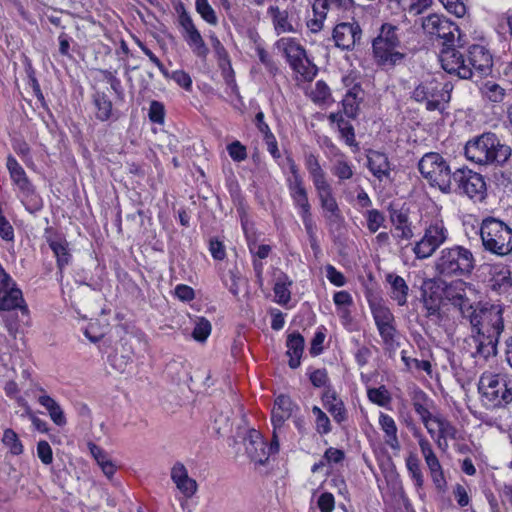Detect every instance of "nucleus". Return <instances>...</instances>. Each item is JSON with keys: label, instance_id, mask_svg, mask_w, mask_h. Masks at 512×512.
Wrapping results in <instances>:
<instances>
[{"label": "nucleus", "instance_id": "393cba45", "mask_svg": "<svg viewBox=\"0 0 512 512\" xmlns=\"http://www.w3.org/2000/svg\"><path fill=\"white\" fill-rule=\"evenodd\" d=\"M379 425L385 433V443L393 450H400V442L397 436V426L394 419L385 413L379 415Z\"/></svg>", "mask_w": 512, "mask_h": 512}, {"label": "nucleus", "instance_id": "4be33fe9", "mask_svg": "<svg viewBox=\"0 0 512 512\" xmlns=\"http://www.w3.org/2000/svg\"><path fill=\"white\" fill-rule=\"evenodd\" d=\"M367 167L378 180L390 178L391 167L387 155L376 150H369L367 154Z\"/></svg>", "mask_w": 512, "mask_h": 512}, {"label": "nucleus", "instance_id": "2eb2a0df", "mask_svg": "<svg viewBox=\"0 0 512 512\" xmlns=\"http://www.w3.org/2000/svg\"><path fill=\"white\" fill-rule=\"evenodd\" d=\"M389 219L394 227L392 236L398 243L401 241H409L413 238L414 232L412 229V222L409 219V208L403 204L397 207L395 204H390L388 207Z\"/></svg>", "mask_w": 512, "mask_h": 512}, {"label": "nucleus", "instance_id": "5fc2aeb1", "mask_svg": "<svg viewBox=\"0 0 512 512\" xmlns=\"http://www.w3.org/2000/svg\"><path fill=\"white\" fill-rule=\"evenodd\" d=\"M338 130L340 132V135L342 139H344L345 143L348 146H357V142L355 140V131L353 125L345 120L338 126Z\"/></svg>", "mask_w": 512, "mask_h": 512}, {"label": "nucleus", "instance_id": "09e8293b", "mask_svg": "<svg viewBox=\"0 0 512 512\" xmlns=\"http://www.w3.org/2000/svg\"><path fill=\"white\" fill-rule=\"evenodd\" d=\"M313 12L314 18L307 22V27L312 33H317L323 28V22L326 18L327 12L320 6L317 7L315 2L313 3Z\"/></svg>", "mask_w": 512, "mask_h": 512}, {"label": "nucleus", "instance_id": "0eeeda50", "mask_svg": "<svg viewBox=\"0 0 512 512\" xmlns=\"http://www.w3.org/2000/svg\"><path fill=\"white\" fill-rule=\"evenodd\" d=\"M418 170L430 186L443 193L452 192L453 171L448 161L437 152H428L418 162Z\"/></svg>", "mask_w": 512, "mask_h": 512}, {"label": "nucleus", "instance_id": "6ab92c4d", "mask_svg": "<svg viewBox=\"0 0 512 512\" xmlns=\"http://www.w3.org/2000/svg\"><path fill=\"white\" fill-rule=\"evenodd\" d=\"M320 206L323 209L324 217L329 223H338L343 220L341 210L336 198L333 195V189L329 183L315 187Z\"/></svg>", "mask_w": 512, "mask_h": 512}, {"label": "nucleus", "instance_id": "9b49d317", "mask_svg": "<svg viewBox=\"0 0 512 512\" xmlns=\"http://www.w3.org/2000/svg\"><path fill=\"white\" fill-rule=\"evenodd\" d=\"M275 45L278 49L282 50L294 72L300 74L308 81H311L315 77L317 67L308 59L306 50L295 39L283 37L279 39Z\"/></svg>", "mask_w": 512, "mask_h": 512}, {"label": "nucleus", "instance_id": "4468645a", "mask_svg": "<svg viewBox=\"0 0 512 512\" xmlns=\"http://www.w3.org/2000/svg\"><path fill=\"white\" fill-rule=\"evenodd\" d=\"M245 452L248 458L255 464L264 465L269 456L279 451V441L277 434H273L272 441L267 447V443L261 433L256 429H250L243 439Z\"/></svg>", "mask_w": 512, "mask_h": 512}, {"label": "nucleus", "instance_id": "f8f14e48", "mask_svg": "<svg viewBox=\"0 0 512 512\" xmlns=\"http://www.w3.org/2000/svg\"><path fill=\"white\" fill-rule=\"evenodd\" d=\"M448 236L449 232L443 220H432L424 229L422 238L415 243L412 249L415 257L421 260L429 258L447 241Z\"/></svg>", "mask_w": 512, "mask_h": 512}, {"label": "nucleus", "instance_id": "bb28decb", "mask_svg": "<svg viewBox=\"0 0 512 512\" xmlns=\"http://www.w3.org/2000/svg\"><path fill=\"white\" fill-rule=\"evenodd\" d=\"M290 197L295 208L298 209L299 215L312 214L311 204L308 198V192L304 184L288 187Z\"/></svg>", "mask_w": 512, "mask_h": 512}, {"label": "nucleus", "instance_id": "ea45409f", "mask_svg": "<svg viewBox=\"0 0 512 512\" xmlns=\"http://www.w3.org/2000/svg\"><path fill=\"white\" fill-rule=\"evenodd\" d=\"M367 396L372 403L381 407H386L391 402V395L384 385L378 388H369Z\"/></svg>", "mask_w": 512, "mask_h": 512}, {"label": "nucleus", "instance_id": "c756f323", "mask_svg": "<svg viewBox=\"0 0 512 512\" xmlns=\"http://www.w3.org/2000/svg\"><path fill=\"white\" fill-rule=\"evenodd\" d=\"M305 166L312 179L314 187L327 184L326 173L322 169L316 155L309 153L305 155Z\"/></svg>", "mask_w": 512, "mask_h": 512}, {"label": "nucleus", "instance_id": "774afa93", "mask_svg": "<svg viewBox=\"0 0 512 512\" xmlns=\"http://www.w3.org/2000/svg\"><path fill=\"white\" fill-rule=\"evenodd\" d=\"M373 316L376 326L392 323L394 320L393 314L388 308L379 307L373 311Z\"/></svg>", "mask_w": 512, "mask_h": 512}, {"label": "nucleus", "instance_id": "4d7b16f0", "mask_svg": "<svg viewBox=\"0 0 512 512\" xmlns=\"http://www.w3.org/2000/svg\"><path fill=\"white\" fill-rule=\"evenodd\" d=\"M326 277L333 285L342 287L346 284V278L344 274L338 271L333 265L328 264L325 267Z\"/></svg>", "mask_w": 512, "mask_h": 512}, {"label": "nucleus", "instance_id": "a19ab883", "mask_svg": "<svg viewBox=\"0 0 512 512\" xmlns=\"http://www.w3.org/2000/svg\"><path fill=\"white\" fill-rule=\"evenodd\" d=\"M482 94L491 102L500 103L503 101L506 93L505 89L499 84L487 81L481 89Z\"/></svg>", "mask_w": 512, "mask_h": 512}, {"label": "nucleus", "instance_id": "4c0bfd02", "mask_svg": "<svg viewBox=\"0 0 512 512\" xmlns=\"http://www.w3.org/2000/svg\"><path fill=\"white\" fill-rule=\"evenodd\" d=\"M433 423L438 427V436L443 439H455L457 437L456 427L445 417L436 415L433 417Z\"/></svg>", "mask_w": 512, "mask_h": 512}, {"label": "nucleus", "instance_id": "39448f33", "mask_svg": "<svg viewBox=\"0 0 512 512\" xmlns=\"http://www.w3.org/2000/svg\"><path fill=\"white\" fill-rule=\"evenodd\" d=\"M480 236L486 251L506 256L512 252V228L494 217L485 218L480 227Z\"/></svg>", "mask_w": 512, "mask_h": 512}, {"label": "nucleus", "instance_id": "49530a36", "mask_svg": "<svg viewBox=\"0 0 512 512\" xmlns=\"http://www.w3.org/2000/svg\"><path fill=\"white\" fill-rule=\"evenodd\" d=\"M365 217L367 221V228L370 233H376L378 229L384 225L385 216L377 209L368 210Z\"/></svg>", "mask_w": 512, "mask_h": 512}, {"label": "nucleus", "instance_id": "e2e57ef3", "mask_svg": "<svg viewBox=\"0 0 512 512\" xmlns=\"http://www.w3.org/2000/svg\"><path fill=\"white\" fill-rule=\"evenodd\" d=\"M211 45L220 62L230 64L229 54L215 34L210 35Z\"/></svg>", "mask_w": 512, "mask_h": 512}, {"label": "nucleus", "instance_id": "7c9ffc66", "mask_svg": "<svg viewBox=\"0 0 512 512\" xmlns=\"http://www.w3.org/2000/svg\"><path fill=\"white\" fill-rule=\"evenodd\" d=\"M361 91L359 85H354L350 90L347 91L345 97L342 100L343 113L348 118L355 119L359 112V99L358 94Z\"/></svg>", "mask_w": 512, "mask_h": 512}, {"label": "nucleus", "instance_id": "dca6fc26", "mask_svg": "<svg viewBox=\"0 0 512 512\" xmlns=\"http://www.w3.org/2000/svg\"><path fill=\"white\" fill-rule=\"evenodd\" d=\"M441 290L444 298L449 301L454 308H457L463 317L472 310V304L466 296L465 283L461 280L446 284L440 281Z\"/></svg>", "mask_w": 512, "mask_h": 512}, {"label": "nucleus", "instance_id": "052dcab7", "mask_svg": "<svg viewBox=\"0 0 512 512\" xmlns=\"http://www.w3.org/2000/svg\"><path fill=\"white\" fill-rule=\"evenodd\" d=\"M446 10L457 17H463L466 13V6L462 0H439Z\"/></svg>", "mask_w": 512, "mask_h": 512}, {"label": "nucleus", "instance_id": "13d9d810", "mask_svg": "<svg viewBox=\"0 0 512 512\" xmlns=\"http://www.w3.org/2000/svg\"><path fill=\"white\" fill-rule=\"evenodd\" d=\"M490 274L495 276H500L496 283L492 284V287L495 288L496 285L509 284L510 283V271L507 267L501 265H493L490 267Z\"/></svg>", "mask_w": 512, "mask_h": 512}, {"label": "nucleus", "instance_id": "c03bdc74", "mask_svg": "<svg viewBox=\"0 0 512 512\" xmlns=\"http://www.w3.org/2000/svg\"><path fill=\"white\" fill-rule=\"evenodd\" d=\"M312 413L316 417L315 419V427L316 431L323 435L331 432V422L328 416L318 407H312Z\"/></svg>", "mask_w": 512, "mask_h": 512}, {"label": "nucleus", "instance_id": "c85d7f7f", "mask_svg": "<svg viewBox=\"0 0 512 512\" xmlns=\"http://www.w3.org/2000/svg\"><path fill=\"white\" fill-rule=\"evenodd\" d=\"M92 101L96 108V118L99 121H108L113 114V104L109 96L103 91H96L92 95Z\"/></svg>", "mask_w": 512, "mask_h": 512}, {"label": "nucleus", "instance_id": "cd10ccee", "mask_svg": "<svg viewBox=\"0 0 512 512\" xmlns=\"http://www.w3.org/2000/svg\"><path fill=\"white\" fill-rule=\"evenodd\" d=\"M6 167L12 182L18 187L19 191L32 184L23 167L11 154L7 156Z\"/></svg>", "mask_w": 512, "mask_h": 512}, {"label": "nucleus", "instance_id": "0e129e2a", "mask_svg": "<svg viewBox=\"0 0 512 512\" xmlns=\"http://www.w3.org/2000/svg\"><path fill=\"white\" fill-rule=\"evenodd\" d=\"M12 147L26 164L32 161L30 147L24 140H13Z\"/></svg>", "mask_w": 512, "mask_h": 512}, {"label": "nucleus", "instance_id": "412c9836", "mask_svg": "<svg viewBox=\"0 0 512 512\" xmlns=\"http://www.w3.org/2000/svg\"><path fill=\"white\" fill-rule=\"evenodd\" d=\"M16 309H19L22 315L28 316L29 314L22 291L14 286L0 293V311H12Z\"/></svg>", "mask_w": 512, "mask_h": 512}, {"label": "nucleus", "instance_id": "f03ea898", "mask_svg": "<svg viewBox=\"0 0 512 512\" xmlns=\"http://www.w3.org/2000/svg\"><path fill=\"white\" fill-rule=\"evenodd\" d=\"M461 48H447L440 53L442 68L460 79H471L488 76L492 72L493 58L488 49L479 44L469 46L465 51Z\"/></svg>", "mask_w": 512, "mask_h": 512}, {"label": "nucleus", "instance_id": "a878e982", "mask_svg": "<svg viewBox=\"0 0 512 512\" xmlns=\"http://www.w3.org/2000/svg\"><path fill=\"white\" fill-rule=\"evenodd\" d=\"M386 281L391 285V298L397 302L399 306L407 303L409 287L405 280L394 273L386 275Z\"/></svg>", "mask_w": 512, "mask_h": 512}, {"label": "nucleus", "instance_id": "f257e3e1", "mask_svg": "<svg viewBox=\"0 0 512 512\" xmlns=\"http://www.w3.org/2000/svg\"><path fill=\"white\" fill-rule=\"evenodd\" d=\"M504 308L500 304L486 303L466 313L471 324V339L475 345L473 357L488 360L497 354L499 338L504 331Z\"/></svg>", "mask_w": 512, "mask_h": 512}, {"label": "nucleus", "instance_id": "3c124183", "mask_svg": "<svg viewBox=\"0 0 512 512\" xmlns=\"http://www.w3.org/2000/svg\"><path fill=\"white\" fill-rule=\"evenodd\" d=\"M309 380L311 381V384L316 388L325 387V389H327V387H331L328 385L329 377L325 368L311 371L309 373Z\"/></svg>", "mask_w": 512, "mask_h": 512}, {"label": "nucleus", "instance_id": "9d476101", "mask_svg": "<svg viewBox=\"0 0 512 512\" xmlns=\"http://www.w3.org/2000/svg\"><path fill=\"white\" fill-rule=\"evenodd\" d=\"M452 191L482 202L487 197V185L482 174L463 166L453 171Z\"/></svg>", "mask_w": 512, "mask_h": 512}, {"label": "nucleus", "instance_id": "338daca9", "mask_svg": "<svg viewBox=\"0 0 512 512\" xmlns=\"http://www.w3.org/2000/svg\"><path fill=\"white\" fill-rule=\"evenodd\" d=\"M209 251L215 260H223L226 257L225 246L218 238H211L209 241Z\"/></svg>", "mask_w": 512, "mask_h": 512}, {"label": "nucleus", "instance_id": "f704fd0d", "mask_svg": "<svg viewBox=\"0 0 512 512\" xmlns=\"http://www.w3.org/2000/svg\"><path fill=\"white\" fill-rule=\"evenodd\" d=\"M406 467L409 472L411 479L413 480L415 486L418 489L423 488L424 485V476L421 470V464L418 456L414 453H410L406 460Z\"/></svg>", "mask_w": 512, "mask_h": 512}, {"label": "nucleus", "instance_id": "de8ad7c7", "mask_svg": "<svg viewBox=\"0 0 512 512\" xmlns=\"http://www.w3.org/2000/svg\"><path fill=\"white\" fill-rule=\"evenodd\" d=\"M211 329V323L202 317L196 322L192 337L198 342H204L210 335Z\"/></svg>", "mask_w": 512, "mask_h": 512}, {"label": "nucleus", "instance_id": "69168bd1", "mask_svg": "<svg viewBox=\"0 0 512 512\" xmlns=\"http://www.w3.org/2000/svg\"><path fill=\"white\" fill-rule=\"evenodd\" d=\"M317 506L321 512H333L335 508V499L332 493H322L317 501Z\"/></svg>", "mask_w": 512, "mask_h": 512}, {"label": "nucleus", "instance_id": "aec40b11", "mask_svg": "<svg viewBox=\"0 0 512 512\" xmlns=\"http://www.w3.org/2000/svg\"><path fill=\"white\" fill-rule=\"evenodd\" d=\"M323 406L332 415L335 422L341 424L347 420V410L343 401L332 387H327L322 394Z\"/></svg>", "mask_w": 512, "mask_h": 512}, {"label": "nucleus", "instance_id": "864d4df0", "mask_svg": "<svg viewBox=\"0 0 512 512\" xmlns=\"http://www.w3.org/2000/svg\"><path fill=\"white\" fill-rule=\"evenodd\" d=\"M148 117L152 123L162 124L165 117L164 105L159 101H152L150 103Z\"/></svg>", "mask_w": 512, "mask_h": 512}, {"label": "nucleus", "instance_id": "b1692460", "mask_svg": "<svg viewBox=\"0 0 512 512\" xmlns=\"http://www.w3.org/2000/svg\"><path fill=\"white\" fill-rule=\"evenodd\" d=\"M47 243L54 253L57 261V267L62 273L63 269L69 265L72 255L69 250V244L65 238L57 236L55 238L48 237Z\"/></svg>", "mask_w": 512, "mask_h": 512}, {"label": "nucleus", "instance_id": "58836bf2", "mask_svg": "<svg viewBox=\"0 0 512 512\" xmlns=\"http://www.w3.org/2000/svg\"><path fill=\"white\" fill-rule=\"evenodd\" d=\"M2 443L13 455H20L23 453V445L17 433L13 429L7 428L4 430Z\"/></svg>", "mask_w": 512, "mask_h": 512}, {"label": "nucleus", "instance_id": "5701e85b", "mask_svg": "<svg viewBox=\"0 0 512 512\" xmlns=\"http://www.w3.org/2000/svg\"><path fill=\"white\" fill-rule=\"evenodd\" d=\"M304 345V337L299 332H293L288 335L286 341L288 350L286 354L289 356L288 365L291 369H296L300 366Z\"/></svg>", "mask_w": 512, "mask_h": 512}, {"label": "nucleus", "instance_id": "1a4fd4ad", "mask_svg": "<svg viewBox=\"0 0 512 512\" xmlns=\"http://www.w3.org/2000/svg\"><path fill=\"white\" fill-rule=\"evenodd\" d=\"M398 30L397 26L384 23L378 36L373 39V54L378 64L395 66L404 59L405 54L396 51V48L400 45Z\"/></svg>", "mask_w": 512, "mask_h": 512}, {"label": "nucleus", "instance_id": "ddd939ff", "mask_svg": "<svg viewBox=\"0 0 512 512\" xmlns=\"http://www.w3.org/2000/svg\"><path fill=\"white\" fill-rule=\"evenodd\" d=\"M479 391L491 407H504L512 402V388L499 375H482Z\"/></svg>", "mask_w": 512, "mask_h": 512}, {"label": "nucleus", "instance_id": "2f4dec72", "mask_svg": "<svg viewBox=\"0 0 512 512\" xmlns=\"http://www.w3.org/2000/svg\"><path fill=\"white\" fill-rule=\"evenodd\" d=\"M184 38L197 57L206 59L209 49L197 28L185 32Z\"/></svg>", "mask_w": 512, "mask_h": 512}, {"label": "nucleus", "instance_id": "f3484780", "mask_svg": "<svg viewBox=\"0 0 512 512\" xmlns=\"http://www.w3.org/2000/svg\"><path fill=\"white\" fill-rule=\"evenodd\" d=\"M362 29L357 22H342L333 29V40L338 48L351 50L360 42Z\"/></svg>", "mask_w": 512, "mask_h": 512}, {"label": "nucleus", "instance_id": "e433bc0d", "mask_svg": "<svg viewBox=\"0 0 512 512\" xmlns=\"http://www.w3.org/2000/svg\"><path fill=\"white\" fill-rule=\"evenodd\" d=\"M269 12L273 18V24L278 34L284 32H294L293 26L288 21L287 11H280L278 7L271 6Z\"/></svg>", "mask_w": 512, "mask_h": 512}, {"label": "nucleus", "instance_id": "79ce46f5", "mask_svg": "<svg viewBox=\"0 0 512 512\" xmlns=\"http://www.w3.org/2000/svg\"><path fill=\"white\" fill-rule=\"evenodd\" d=\"M311 99L316 104H324L331 97L329 86L323 80H318L315 83L314 89L311 91Z\"/></svg>", "mask_w": 512, "mask_h": 512}, {"label": "nucleus", "instance_id": "423d86ee", "mask_svg": "<svg viewBox=\"0 0 512 512\" xmlns=\"http://www.w3.org/2000/svg\"><path fill=\"white\" fill-rule=\"evenodd\" d=\"M452 87L434 77L420 81L411 92V99L424 104L427 111L443 113L450 102Z\"/></svg>", "mask_w": 512, "mask_h": 512}, {"label": "nucleus", "instance_id": "680f3d73", "mask_svg": "<svg viewBox=\"0 0 512 512\" xmlns=\"http://www.w3.org/2000/svg\"><path fill=\"white\" fill-rule=\"evenodd\" d=\"M287 163L289 165V170L291 173V177L287 179V187L304 184V180L300 175L299 168L296 165L294 159L288 156Z\"/></svg>", "mask_w": 512, "mask_h": 512}, {"label": "nucleus", "instance_id": "20e7f679", "mask_svg": "<svg viewBox=\"0 0 512 512\" xmlns=\"http://www.w3.org/2000/svg\"><path fill=\"white\" fill-rule=\"evenodd\" d=\"M434 268L444 278L469 276L475 268V258L468 248L454 245L440 251Z\"/></svg>", "mask_w": 512, "mask_h": 512}, {"label": "nucleus", "instance_id": "603ef678", "mask_svg": "<svg viewBox=\"0 0 512 512\" xmlns=\"http://www.w3.org/2000/svg\"><path fill=\"white\" fill-rule=\"evenodd\" d=\"M316 6H320L326 12L330 9L347 10L352 6L353 0H314Z\"/></svg>", "mask_w": 512, "mask_h": 512}, {"label": "nucleus", "instance_id": "c9c22d12", "mask_svg": "<svg viewBox=\"0 0 512 512\" xmlns=\"http://www.w3.org/2000/svg\"><path fill=\"white\" fill-rule=\"evenodd\" d=\"M292 284V281L289 280L287 275H283L279 277L274 285L273 291L275 297L277 298V303L280 305H286L291 299V292L289 290V286Z\"/></svg>", "mask_w": 512, "mask_h": 512}, {"label": "nucleus", "instance_id": "7ed1b4c3", "mask_svg": "<svg viewBox=\"0 0 512 512\" xmlns=\"http://www.w3.org/2000/svg\"><path fill=\"white\" fill-rule=\"evenodd\" d=\"M464 154L478 165L504 167L512 156V148L503 143L496 133L484 132L466 142Z\"/></svg>", "mask_w": 512, "mask_h": 512}, {"label": "nucleus", "instance_id": "6e6552de", "mask_svg": "<svg viewBox=\"0 0 512 512\" xmlns=\"http://www.w3.org/2000/svg\"><path fill=\"white\" fill-rule=\"evenodd\" d=\"M421 26L431 38L441 39L442 50L447 48H464L463 35L454 22L443 15L430 14L421 19Z\"/></svg>", "mask_w": 512, "mask_h": 512}, {"label": "nucleus", "instance_id": "a18cd8bd", "mask_svg": "<svg viewBox=\"0 0 512 512\" xmlns=\"http://www.w3.org/2000/svg\"><path fill=\"white\" fill-rule=\"evenodd\" d=\"M195 7L196 11L207 23L211 25L217 24V16L215 14L214 9L209 4L208 0H196Z\"/></svg>", "mask_w": 512, "mask_h": 512}, {"label": "nucleus", "instance_id": "37998d69", "mask_svg": "<svg viewBox=\"0 0 512 512\" xmlns=\"http://www.w3.org/2000/svg\"><path fill=\"white\" fill-rule=\"evenodd\" d=\"M332 174L336 176L340 181L348 180L353 177V170L350 163L343 157L337 159L332 167Z\"/></svg>", "mask_w": 512, "mask_h": 512}, {"label": "nucleus", "instance_id": "6e6d98bb", "mask_svg": "<svg viewBox=\"0 0 512 512\" xmlns=\"http://www.w3.org/2000/svg\"><path fill=\"white\" fill-rule=\"evenodd\" d=\"M229 156L236 162L244 161L247 158V150L239 141H234L227 146Z\"/></svg>", "mask_w": 512, "mask_h": 512}, {"label": "nucleus", "instance_id": "72a5a7b5", "mask_svg": "<svg viewBox=\"0 0 512 512\" xmlns=\"http://www.w3.org/2000/svg\"><path fill=\"white\" fill-rule=\"evenodd\" d=\"M38 402L48 410L52 421L56 425L63 426L66 424V418L64 416L63 410L52 397L48 395H42L38 398Z\"/></svg>", "mask_w": 512, "mask_h": 512}, {"label": "nucleus", "instance_id": "473e14b6", "mask_svg": "<svg viewBox=\"0 0 512 512\" xmlns=\"http://www.w3.org/2000/svg\"><path fill=\"white\" fill-rule=\"evenodd\" d=\"M21 202L25 206L26 210L31 213H37L43 208L42 198L35 192L33 184L27 186V188L20 190Z\"/></svg>", "mask_w": 512, "mask_h": 512}, {"label": "nucleus", "instance_id": "a211bd4d", "mask_svg": "<svg viewBox=\"0 0 512 512\" xmlns=\"http://www.w3.org/2000/svg\"><path fill=\"white\" fill-rule=\"evenodd\" d=\"M440 280L425 279L421 285V301L426 310V317L440 314Z\"/></svg>", "mask_w": 512, "mask_h": 512}, {"label": "nucleus", "instance_id": "8fccbe9b", "mask_svg": "<svg viewBox=\"0 0 512 512\" xmlns=\"http://www.w3.org/2000/svg\"><path fill=\"white\" fill-rule=\"evenodd\" d=\"M256 52L259 57V61L265 66L266 70L271 75H276L279 72V68L269 53L261 45L256 46Z\"/></svg>", "mask_w": 512, "mask_h": 512}, {"label": "nucleus", "instance_id": "bf43d9fd", "mask_svg": "<svg viewBox=\"0 0 512 512\" xmlns=\"http://www.w3.org/2000/svg\"><path fill=\"white\" fill-rule=\"evenodd\" d=\"M37 455L43 464L49 465L53 461V452L49 443L45 440L37 444Z\"/></svg>", "mask_w": 512, "mask_h": 512}]
</instances>
